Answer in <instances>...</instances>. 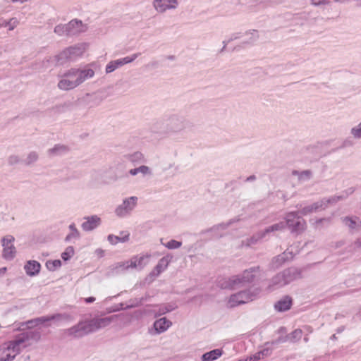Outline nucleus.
I'll use <instances>...</instances> for the list:
<instances>
[{
    "label": "nucleus",
    "instance_id": "f257e3e1",
    "mask_svg": "<svg viewBox=\"0 0 361 361\" xmlns=\"http://www.w3.org/2000/svg\"><path fill=\"white\" fill-rule=\"evenodd\" d=\"M49 320V318H42L21 324L22 333L18 334L13 340L8 341L0 345V361H13L20 354L21 350L31 345L32 340L37 341L39 335L33 331H25L42 324Z\"/></svg>",
    "mask_w": 361,
    "mask_h": 361
},
{
    "label": "nucleus",
    "instance_id": "f03ea898",
    "mask_svg": "<svg viewBox=\"0 0 361 361\" xmlns=\"http://www.w3.org/2000/svg\"><path fill=\"white\" fill-rule=\"evenodd\" d=\"M257 274L258 271L256 269L245 270L240 275L222 279L219 282V285L222 289H238L252 282Z\"/></svg>",
    "mask_w": 361,
    "mask_h": 361
},
{
    "label": "nucleus",
    "instance_id": "7ed1b4c3",
    "mask_svg": "<svg viewBox=\"0 0 361 361\" xmlns=\"http://www.w3.org/2000/svg\"><path fill=\"white\" fill-rule=\"evenodd\" d=\"M300 271L295 267L287 269L274 276L269 282L268 289L273 290L283 287L300 278Z\"/></svg>",
    "mask_w": 361,
    "mask_h": 361
},
{
    "label": "nucleus",
    "instance_id": "20e7f679",
    "mask_svg": "<svg viewBox=\"0 0 361 361\" xmlns=\"http://www.w3.org/2000/svg\"><path fill=\"white\" fill-rule=\"evenodd\" d=\"M152 255L149 252H142L133 256L128 260L116 264V268L121 271L129 269L142 270L149 264Z\"/></svg>",
    "mask_w": 361,
    "mask_h": 361
},
{
    "label": "nucleus",
    "instance_id": "39448f33",
    "mask_svg": "<svg viewBox=\"0 0 361 361\" xmlns=\"http://www.w3.org/2000/svg\"><path fill=\"white\" fill-rule=\"evenodd\" d=\"M287 224L293 231H300L305 228L304 221L295 213H289L286 218V224L283 221L275 224L266 228V233L275 232L283 230Z\"/></svg>",
    "mask_w": 361,
    "mask_h": 361
},
{
    "label": "nucleus",
    "instance_id": "423d86ee",
    "mask_svg": "<svg viewBox=\"0 0 361 361\" xmlns=\"http://www.w3.org/2000/svg\"><path fill=\"white\" fill-rule=\"evenodd\" d=\"M87 49L88 44L87 43H78L63 49L56 56V58L62 63L67 60H72L81 56Z\"/></svg>",
    "mask_w": 361,
    "mask_h": 361
},
{
    "label": "nucleus",
    "instance_id": "0eeeda50",
    "mask_svg": "<svg viewBox=\"0 0 361 361\" xmlns=\"http://www.w3.org/2000/svg\"><path fill=\"white\" fill-rule=\"evenodd\" d=\"M138 197L137 196H130L123 199L114 209V214L116 217L123 219L130 216L137 207Z\"/></svg>",
    "mask_w": 361,
    "mask_h": 361
},
{
    "label": "nucleus",
    "instance_id": "6e6552de",
    "mask_svg": "<svg viewBox=\"0 0 361 361\" xmlns=\"http://www.w3.org/2000/svg\"><path fill=\"white\" fill-rule=\"evenodd\" d=\"M80 85L75 69L71 68L61 75L58 87L62 90H71Z\"/></svg>",
    "mask_w": 361,
    "mask_h": 361
},
{
    "label": "nucleus",
    "instance_id": "1a4fd4ad",
    "mask_svg": "<svg viewBox=\"0 0 361 361\" xmlns=\"http://www.w3.org/2000/svg\"><path fill=\"white\" fill-rule=\"evenodd\" d=\"M256 294L250 290H243L231 295L227 300L226 305L228 307H234L245 304L255 299Z\"/></svg>",
    "mask_w": 361,
    "mask_h": 361
},
{
    "label": "nucleus",
    "instance_id": "9d476101",
    "mask_svg": "<svg viewBox=\"0 0 361 361\" xmlns=\"http://www.w3.org/2000/svg\"><path fill=\"white\" fill-rule=\"evenodd\" d=\"M15 238L11 235H7L1 239V246L3 247L2 257L6 260L11 261L16 255V248L14 246Z\"/></svg>",
    "mask_w": 361,
    "mask_h": 361
},
{
    "label": "nucleus",
    "instance_id": "9b49d317",
    "mask_svg": "<svg viewBox=\"0 0 361 361\" xmlns=\"http://www.w3.org/2000/svg\"><path fill=\"white\" fill-rule=\"evenodd\" d=\"M67 334L75 337H82L92 334L89 319L80 321L76 325L68 329Z\"/></svg>",
    "mask_w": 361,
    "mask_h": 361
},
{
    "label": "nucleus",
    "instance_id": "f8f14e48",
    "mask_svg": "<svg viewBox=\"0 0 361 361\" xmlns=\"http://www.w3.org/2000/svg\"><path fill=\"white\" fill-rule=\"evenodd\" d=\"M138 54H133L132 55L109 62L105 68L106 73H112L117 68L134 61L138 57Z\"/></svg>",
    "mask_w": 361,
    "mask_h": 361
},
{
    "label": "nucleus",
    "instance_id": "ddd939ff",
    "mask_svg": "<svg viewBox=\"0 0 361 361\" xmlns=\"http://www.w3.org/2000/svg\"><path fill=\"white\" fill-rule=\"evenodd\" d=\"M338 199L336 197H331L328 199H323L320 201H318L317 202H314V204L307 206L303 208V209L301 211V213L303 215H306L310 213H312L314 212H317L322 210L325 209L328 204L334 203L336 202V200Z\"/></svg>",
    "mask_w": 361,
    "mask_h": 361
},
{
    "label": "nucleus",
    "instance_id": "4468645a",
    "mask_svg": "<svg viewBox=\"0 0 361 361\" xmlns=\"http://www.w3.org/2000/svg\"><path fill=\"white\" fill-rule=\"evenodd\" d=\"M102 224V218L98 215L87 216L83 218L81 228L85 232H91Z\"/></svg>",
    "mask_w": 361,
    "mask_h": 361
},
{
    "label": "nucleus",
    "instance_id": "2eb2a0df",
    "mask_svg": "<svg viewBox=\"0 0 361 361\" xmlns=\"http://www.w3.org/2000/svg\"><path fill=\"white\" fill-rule=\"evenodd\" d=\"M178 6V0H153L152 6L157 13H163L175 9Z\"/></svg>",
    "mask_w": 361,
    "mask_h": 361
},
{
    "label": "nucleus",
    "instance_id": "dca6fc26",
    "mask_svg": "<svg viewBox=\"0 0 361 361\" xmlns=\"http://www.w3.org/2000/svg\"><path fill=\"white\" fill-rule=\"evenodd\" d=\"M93 66L94 64H88L80 68H73L80 84L94 76L95 71Z\"/></svg>",
    "mask_w": 361,
    "mask_h": 361
},
{
    "label": "nucleus",
    "instance_id": "f3484780",
    "mask_svg": "<svg viewBox=\"0 0 361 361\" xmlns=\"http://www.w3.org/2000/svg\"><path fill=\"white\" fill-rule=\"evenodd\" d=\"M116 316H111L102 318L96 317L89 319L92 333L106 327L116 319Z\"/></svg>",
    "mask_w": 361,
    "mask_h": 361
},
{
    "label": "nucleus",
    "instance_id": "a211bd4d",
    "mask_svg": "<svg viewBox=\"0 0 361 361\" xmlns=\"http://www.w3.org/2000/svg\"><path fill=\"white\" fill-rule=\"evenodd\" d=\"M274 350V343H267L262 348L256 353L250 356V360L258 361L269 357Z\"/></svg>",
    "mask_w": 361,
    "mask_h": 361
},
{
    "label": "nucleus",
    "instance_id": "6ab92c4d",
    "mask_svg": "<svg viewBox=\"0 0 361 361\" xmlns=\"http://www.w3.org/2000/svg\"><path fill=\"white\" fill-rule=\"evenodd\" d=\"M172 325V322L166 317L157 319L152 329V334H160L166 331Z\"/></svg>",
    "mask_w": 361,
    "mask_h": 361
},
{
    "label": "nucleus",
    "instance_id": "aec40b11",
    "mask_svg": "<svg viewBox=\"0 0 361 361\" xmlns=\"http://www.w3.org/2000/svg\"><path fill=\"white\" fill-rule=\"evenodd\" d=\"M172 259V257L169 255H167L162 258H161L153 271L151 273V275L157 277L161 273H162L168 267L169 263L171 262Z\"/></svg>",
    "mask_w": 361,
    "mask_h": 361
},
{
    "label": "nucleus",
    "instance_id": "412c9836",
    "mask_svg": "<svg viewBox=\"0 0 361 361\" xmlns=\"http://www.w3.org/2000/svg\"><path fill=\"white\" fill-rule=\"evenodd\" d=\"M41 269V264L36 260H28L24 265V270L29 276H37Z\"/></svg>",
    "mask_w": 361,
    "mask_h": 361
},
{
    "label": "nucleus",
    "instance_id": "4be33fe9",
    "mask_svg": "<svg viewBox=\"0 0 361 361\" xmlns=\"http://www.w3.org/2000/svg\"><path fill=\"white\" fill-rule=\"evenodd\" d=\"M68 34H76L86 30L87 27L82 21L78 20H72L66 24Z\"/></svg>",
    "mask_w": 361,
    "mask_h": 361
},
{
    "label": "nucleus",
    "instance_id": "5701e85b",
    "mask_svg": "<svg viewBox=\"0 0 361 361\" xmlns=\"http://www.w3.org/2000/svg\"><path fill=\"white\" fill-rule=\"evenodd\" d=\"M293 300L290 296H284L274 305V308L278 312H285L288 310L292 306Z\"/></svg>",
    "mask_w": 361,
    "mask_h": 361
},
{
    "label": "nucleus",
    "instance_id": "b1692460",
    "mask_svg": "<svg viewBox=\"0 0 361 361\" xmlns=\"http://www.w3.org/2000/svg\"><path fill=\"white\" fill-rule=\"evenodd\" d=\"M223 355V350L220 348H216L204 353L201 356V361H215Z\"/></svg>",
    "mask_w": 361,
    "mask_h": 361
},
{
    "label": "nucleus",
    "instance_id": "393cba45",
    "mask_svg": "<svg viewBox=\"0 0 361 361\" xmlns=\"http://www.w3.org/2000/svg\"><path fill=\"white\" fill-rule=\"evenodd\" d=\"M345 226L351 230H359L361 228V220L356 216H348L343 219Z\"/></svg>",
    "mask_w": 361,
    "mask_h": 361
},
{
    "label": "nucleus",
    "instance_id": "a878e982",
    "mask_svg": "<svg viewBox=\"0 0 361 361\" xmlns=\"http://www.w3.org/2000/svg\"><path fill=\"white\" fill-rule=\"evenodd\" d=\"M258 38V31L256 30H250L245 32V33L243 35V41L245 43H252L257 41Z\"/></svg>",
    "mask_w": 361,
    "mask_h": 361
},
{
    "label": "nucleus",
    "instance_id": "bb28decb",
    "mask_svg": "<svg viewBox=\"0 0 361 361\" xmlns=\"http://www.w3.org/2000/svg\"><path fill=\"white\" fill-rule=\"evenodd\" d=\"M295 255V252H293V249H288L286 251H285L283 253H282L281 255H279L274 260V263H276L278 262H283L286 260L291 259L294 255Z\"/></svg>",
    "mask_w": 361,
    "mask_h": 361
},
{
    "label": "nucleus",
    "instance_id": "cd10ccee",
    "mask_svg": "<svg viewBox=\"0 0 361 361\" xmlns=\"http://www.w3.org/2000/svg\"><path fill=\"white\" fill-rule=\"evenodd\" d=\"M45 266L49 271H55L61 267L62 262L60 259H51L46 262Z\"/></svg>",
    "mask_w": 361,
    "mask_h": 361
},
{
    "label": "nucleus",
    "instance_id": "c85d7f7f",
    "mask_svg": "<svg viewBox=\"0 0 361 361\" xmlns=\"http://www.w3.org/2000/svg\"><path fill=\"white\" fill-rule=\"evenodd\" d=\"M161 243L167 249L169 250H176L178 249L182 245L181 241H178L176 240L171 239L167 242H163V240H161Z\"/></svg>",
    "mask_w": 361,
    "mask_h": 361
},
{
    "label": "nucleus",
    "instance_id": "c756f323",
    "mask_svg": "<svg viewBox=\"0 0 361 361\" xmlns=\"http://www.w3.org/2000/svg\"><path fill=\"white\" fill-rule=\"evenodd\" d=\"M75 255V248L73 246H68L61 253V257L65 262L70 260Z\"/></svg>",
    "mask_w": 361,
    "mask_h": 361
},
{
    "label": "nucleus",
    "instance_id": "7c9ffc66",
    "mask_svg": "<svg viewBox=\"0 0 361 361\" xmlns=\"http://www.w3.org/2000/svg\"><path fill=\"white\" fill-rule=\"evenodd\" d=\"M350 135L355 139H361V121L351 128Z\"/></svg>",
    "mask_w": 361,
    "mask_h": 361
},
{
    "label": "nucleus",
    "instance_id": "2f4dec72",
    "mask_svg": "<svg viewBox=\"0 0 361 361\" xmlns=\"http://www.w3.org/2000/svg\"><path fill=\"white\" fill-rule=\"evenodd\" d=\"M66 151V147L63 145H56L49 149V154L58 155L61 154Z\"/></svg>",
    "mask_w": 361,
    "mask_h": 361
},
{
    "label": "nucleus",
    "instance_id": "473e14b6",
    "mask_svg": "<svg viewBox=\"0 0 361 361\" xmlns=\"http://www.w3.org/2000/svg\"><path fill=\"white\" fill-rule=\"evenodd\" d=\"M139 173H140L143 177L150 176L152 175V169L145 165H142L138 167Z\"/></svg>",
    "mask_w": 361,
    "mask_h": 361
},
{
    "label": "nucleus",
    "instance_id": "72a5a7b5",
    "mask_svg": "<svg viewBox=\"0 0 361 361\" xmlns=\"http://www.w3.org/2000/svg\"><path fill=\"white\" fill-rule=\"evenodd\" d=\"M37 159L38 154L35 152H31L27 154L25 161L27 164H30L35 162Z\"/></svg>",
    "mask_w": 361,
    "mask_h": 361
},
{
    "label": "nucleus",
    "instance_id": "f704fd0d",
    "mask_svg": "<svg viewBox=\"0 0 361 361\" xmlns=\"http://www.w3.org/2000/svg\"><path fill=\"white\" fill-rule=\"evenodd\" d=\"M68 228H69L70 231L72 232V233L70 234V235H68L66 236V240H71V237L73 235H75V236H78L79 235V231L77 229L75 224H71V225H69Z\"/></svg>",
    "mask_w": 361,
    "mask_h": 361
},
{
    "label": "nucleus",
    "instance_id": "c9c22d12",
    "mask_svg": "<svg viewBox=\"0 0 361 361\" xmlns=\"http://www.w3.org/2000/svg\"><path fill=\"white\" fill-rule=\"evenodd\" d=\"M18 25V20L17 18H11L6 23V27H8V30H13L15 27Z\"/></svg>",
    "mask_w": 361,
    "mask_h": 361
},
{
    "label": "nucleus",
    "instance_id": "e433bc0d",
    "mask_svg": "<svg viewBox=\"0 0 361 361\" xmlns=\"http://www.w3.org/2000/svg\"><path fill=\"white\" fill-rule=\"evenodd\" d=\"M54 32L59 35L68 34L66 24L57 25L54 29Z\"/></svg>",
    "mask_w": 361,
    "mask_h": 361
},
{
    "label": "nucleus",
    "instance_id": "4c0bfd02",
    "mask_svg": "<svg viewBox=\"0 0 361 361\" xmlns=\"http://www.w3.org/2000/svg\"><path fill=\"white\" fill-rule=\"evenodd\" d=\"M144 159V155L140 152H135L130 155L131 161H140Z\"/></svg>",
    "mask_w": 361,
    "mask_h": 361
},
{
    "label": "nucleus",
    "instance_id": "58836bf2",
    "mask_svg": "<svg viewBox=\"0 0 361 361\" xmlns=\"http://www.w3.org/2000/svg\"><path fill=\"white\" fill-rule=\"evenodd\" d=\"M107 240L109 243L111 245H116L120 243L118 236L113 234L109 235L107 237Z\"/></svg>",
    "mask_w": 361,
    "mask_h": 361
},
{
    "label": "nucleus",
    "instance_id": "ea45409f",
    "mask_svg": "<svg viewBox=\"0 0 361 361\" xmlns=\"http://www.w3.org/2000/svg\"><path fill=\"white\" fill-rule=\"evenodd\" d=\"M302 331L300 329H296L293 332H292L290 335V339L292 341L298 340L302 337Z\"/></svg>",
    "mask_w": 361,
    "mask_h": 361
},
{
    "label": "nucleus",
    "instance_id": "a19ab883",
    "mask_svg": "<svg viewBox=\"0 0 361 361\" xmlns=\"http://www.w3.org/2000/svg\"><path fill=\"white\" fill-rule=\"evenodd\" d=\"M120 243H126L128 242L130 239V233L128 232H122L121 233V235L118 236Z\"/></svg>",
    "mask_w": 361,
    "mask_h": 361
},
{
    "label": "nucleus",
    "instance_id": "79ce46f5",
    "mask_svg": "<svg viewBox=\"0 0 361 361\" xmlns=\"http://www.w3.org/2000/svg\"><path fill=\"white\" fill-rule=\"evenodd\" d=\"M93 254L94 257L99 259L105 255V250H103L102 248L99 247L94 250Z\"/></svg>",
    "mask_w": 361,
    "mask_h": 361
},
{
    "label": "nucleus",
    "instance_id": "37998d69",
    "mask_svg": "<svg viewBox=\"0 0 361 361\" xmlns=\"http://www.w3.org/2000/svg\"><path fill=\"white\" fill-rule=\"evenodd\" d=\"M311 3L314 6H319L328 4L329 0H311Z\"/></svg>",
    "mask_w": 361,
    "mask_h": 361
},
{
    "label": "nucleus",
    "instance_id": "c03bdc74",
    "mask_svg": "<svg viewBox=\"0 0 361 361\" xmlns=\"http://www.w3.org/2000/svg\"><path fill=\"white\" fill-rule=\"evenodd\" d=\"M19 161V158L18 156H11L9 157V162L11 164H16Z\"/></svg>",
    "mask_w": 361,
    "mask_h": 361
},
{
    "label": "nucleus",
    "instance_id": "a18cd8bd",
    "mask_svg": "<svg viewBox=\"0 0 361 361\" xmlns=\"http://www.w3.org/2000/svg\"><path fill=\"white\" fill-rule=\"evenodd\" d=\"M129 173L131 175V176H136L137 174H139V169H138V167L137 168H135V169H132L129 171Z\"/></svg>",
    "mask_w": 361,
    "mask_h": 361
},
{
    "label": "nucleus",
    "instance_id": "49530a36",
    "mask_svg": "<svg viewBox=\"0 0 361 361\" xmlns=\"http://www.w3.org/2000/svg\"><path fill=\"white\" fill-rule=\"evenodd\" d=\"M95 298L94 297H88V298H85V302L86 303H91V302H93L95 301Z\"/></svg>",
    "mask_w": 361,
    "mask_h": 361
},
{
    "label": "nucleus",
    "instance_id": "de8ad7c7",
    "mask_svg": "<svg viewBox=\"0 0 361 361\" xmlns=\"http://www.w3.org/2000/svg\"><path fill=\"white\" fill-rule=\"evenodd\" d=\"M8 21L4 19H0V27H6V23Z\"/></svg>",
    "mask_w": 361,
    "mask_h": 361
},
{
    "label": "nucleus",
    "instance_id": "09e8293b",
    "mask_svg": "<svg viewBox=\"0 0 361 361\" xmlns=\"http://www.w3.org/2000/svg\"><path fill=\"white\" fill-rule=\"evenodd\" d=\"M7 271L6 267H2L0 269V276L4 275Z\"/></svg>",
    "mask_w": 361,
    "mask_h": 361
},
{
    "label": "nucleus",
    "instance_id": "8fccbe9b",
    "mask_svg": "<svg viewBox=\"0 0 361 361\" xmlns=\"http://www.w3.org/2000/svg\"><path fill=\"white\" fill-rule=\"evenodd\" d=\"M356 246L361 247V237L355 241Z\"/></svg>",
    "mask_w": 361,
    "mask_h": 361
},
{
    "label": "nucleus",
    "instance_id": "3c124183",
    "mask_svg": "<svg viewBox=\"0 0 361 361\" xmlns=\"http://www.w3.org/2000/svg\"><path fill=\"white\" fill-rule=\"evenodd\" d=\"M171 310V309H168V308H165V310H162L160 314H165L166 312H170Z\"/></svg>",
    "mask_w": 361,
    "mask_h": 361
},
{
    "label": "nucleus",
    "instance_id": "603ef678",
    "mask_svg": "<svg viewBox=\"0 0 361 361\" xmlns=\"http://www.w3.org/2000/svg\"><path fill=\"white\" fill-rule=\"evenodd\" d=\"M323 221H326V219H319L317 223H322Z\"/></svg>",
    "mask_w": 361,
    "mask_h": 361
},
{
    "label": "nucleus",
    "instance_id": "864d4df0",
    "mask_svg": "<svg viewBox=\"0 0 361 361\" xmlns=\"http://www.w3.org/2000/svg\"><path fill=\"white\" fill-rule=\"evenodd\" d=\"M359 6H361V2L359 4Z\"/></svg>",
    "mask_w": 361,
    "mask_h": 361
}]
</instances>
